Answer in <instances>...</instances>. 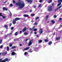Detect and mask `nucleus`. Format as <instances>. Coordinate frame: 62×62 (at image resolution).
Listing matches in <instances>:
<instances>
[{"label":"nucleus","instance_id":"obj_24","mask_svg":"<svg viewBox=\"0 0 62 62\" xmlns=\"http://www.w3.org/2000/svg\"><path fill=\"white\" fill-rule=\"evenodd\" d=\"M39 19V17H36L35 19V20H38V19Z\"/></svg>","mask_w":62,"mask_h":62},{"label":"nucleus","instance_id":"obj_9","mask_svg":"<svg viewBox=\"0 0 62 62\" xmlns=\"http://www.w3.org/2000/svg\"><path fill=\"white\" fill-rule=\"evenodd\" d=\"M20 19H21V18H15V19H14V20L16 21H18V20H20Z\"/></svg>","mask_w":62,"mask_h":62},{"label":"nucleus","instance_id":"obj_18","mask_svg":"<svg viewBox=\"0 0 62 62\" xmlns=\"http://www.w3.org/2000/svg\"><path fill=\"white\" fill-rule=\"evenodd\" d=\"M48 16H46V21H47V20H48Z\"/></svg>","mask_w":62,"mask_h":62},{"label":"nucleus","instance_id":"obj_25","mask_svg":"<svg viewBox=\"0 0 62 62\" xmlns=\"http://www.w3.org/2000/svg\"><path fill=\"white\" fill-rule=\"evenodd\" d=\"M59 10V9H58V8H57L55 10V11L56 12V11H57V10Z\"/></svg>","mask_w":62,"mask_h":62},{"label":"nucleus","instance_id":"obj_8","mask_svg":"<svg viewBox=\"0 0 62 62\" xmlns=\"http://www.w3.org/2000/svg\"><path fill=\"white\" fill-rule=\"evenodd\" d=\"M26 29H27V28H26V27H24L23 29L22 30V31L23 32H25L26 30Z\"/></svg>","mask_w":62,"mask_h":62},{"label":"nucleus","instance_id":"obj_40","mask_svg":"<svg viewBox=\"0 0 62 62\" xmlns=\"http://www.w3.org/2000/svg\"><path fill=\"white\" fill-rule=\"evenodd\" d=\"M41 4H40L38 6V8H39V7H40V6H41Z\"/></svg>","mask_w":62,"mask_h":62},{"label":"nucleus","instance_id":"obj_31","mask_svg":"<svg viewBox=\"0 0 62 62\" xmlns=\"http://www.w3.org/2000/svg\"><path fill=\"white\" fill-rule=\"evenodd\" d=\"M31 16H35V14H31Z\"/></svg>","mask_w":62,"mask_h":62},{"label":"nucleus","instance_id":"obj_44","mask_svg":"<svg viewBox=\"0 0 62 62\" xmlns=\"http://www.w3.org/2000/svg\"><path fill=\"white\" fill-rule=\"evenodd\" d=\"M12 25V23H11L9 24V26H11Z\"/></svg>","mask_w":62,"mask_h":62},{"label":"nucleus","instance_id":"obj_32","mask_svg":"<svg viewBox=\"0 0 62 62\" xmlns=\"http://www.w3.org/2000/svg\"><path fill=\"white\" fill-rule=\"evenodd\" d=\"M2 41V39H0V44H1V42Z\"/></svg>","mask_w":62,"mask_h":62},{"label":"nucleus","instance_id":"obj_53","mask_svg":"<svg viewBox=\"0 0 62 62\" xmlns=\"http://www.w3.org/2000/svg\"><path fill=\"white\" fill-rule=\"evenodd\" d=\"M30 30H31V31H32L33 30V29H32L30 28Z\"/></svg>","mask_w":62,"mask_h":62},{"label":"nucleus","instance_id":"obj_60","mask_svg":"<svg viewBox=\"0 0 62 62\" xmlns=\"http://www.w3.org/2000/svg\"><path fill=\"white\" fill-rule=\"evenodd\" d=\"M62 31H60V33H61V31H62Z\"/></svg>","mask_w":62,"mask_h":62},{"label":"nucleus","instance_id":"obj_48","mask_svg":"<svg viewBox=\"0 0 62 62\" xmlns=\"http://www.w3.org/2000/svg\"><path fill=\"white\" fill-rule=\"evenodd\" d=\"M22 31H20L19 32V33H20V34H21L22 33Z\"/></svg>","mask_w":62,"mask_h":62},{"label":"nucleus","instance_id":"obj_4","mask_svg":"<svg viewBox=\"0 0 62 62\" xmlns=\"http://www.w3.org/2000/svg\"><path fill=\"white\" fill-rule=\"evenodd\" d=\"M62 0H58V3H59L57 5L58 7L59 6H60V5L61 4V3H62Z\"/></svg>","mask_w":62,"mask_h":62},{"label":"nucleus","instance_id":"obj_1","mask_svg":"<svg viewBox=\"0 0 62 62\" xmlns=\"http://www.w3.org/2000/svg\"><path fill=\"white\" fill-rule=\"evenodd\" d=\"M16 6H19V8H22L24 6V3H22L20 2H17L16 3Z\"/></svg>","mask_w":62,"mask_h":62},{"label":"nucleus","instance_id":"obj_5","mask_svg":"<svg viewBox=\"0 0 62 62\" xmlns=\"http://www.w3.org/2000/svg\"><path fill=\"white\" fill-rule=\"evenodd\" d=\"M32 40H33V39H32L31 40H30L29 41V42L28 45V46H29L31 45L32 44Z\"/></svg>","mask_w":62,"mask_h":62},{"label":"nucleus","instance_id":"obj_23","mask_svg":"<svg viewBox=\"0 0 62 62\" xmlns=\"http://www.w3.org/2000/svg\"><path fill=\"white\" fill-rule=\"evenodd\" d=\"M42 40H39L38 41L39 43H41L42 42Z\"/></svg>","mask_w":62,"mask_h":62},{"label":"nucleus","instance_id":"obj_11","mask_svg":"<svg viewBox=\"0 0 62 62\" xmlns=\"http://www.w3.org/2000/svg\"><path fill=\"white\" fill-rule=\"evenodd\" d=\"M11 54L12 55H15V54L16 55V53H15V52H13L12 53H11Z\"/></svg>","mask_w":62,"mask_h":62},{"label":"nucleus","instance_id":"obj_62","mask_svg":"<svg viewBox=\"0 0 62 62\" xmlns=\"http://www.w3.org/2000/svg\"><path fill=\"white\" fill-rule=\"evenodd\" d=\"M22 44H20V46H22Z\"/></svg>","mask_w":62,"mask_h":62},{"label":"nucleus","instance_id":"obj_42","mask_svg":"<svg viewBox=\"0 0 62 62\" xmlns=\"http://www.w3.org/2000/svg\"><path fill=\"white\" fill-rule=\"evenodd\" d=\"M34 31H37V29H34Z\"/></svg>","mask_w":62,"mask_h":62},{"label":"nucleus","instance_id":"obj_58","mask_svg":"<svg viewBox=\"0 0 62 62\" xmlns=\"http://www.w3.org/2000/svg\"><path fill=\"white\" fill-rule=\"evenodd\" d=\"M30 33H31V34H32V31H31L30 32Z\"/></svg>","mask_w":62,"mask_h":62},{"label":"nucleus","instance_id":"obj_21","mask_svg":"<svg viewBox=\"0 0 62 62\" xmlns=\"http://www.w3.org/2000/svg\"><path fill=\"white\" fill-rule=\"evenodd\" d=\"M56 40H59V39H60V37H59L57 38H56Z\"/></svg>","mask_w":62,"mask_h":62},{"label":"nucleus","instance_id":"obj_20","mask_svg":"<svg viewBox=\"0 0 62 62\" xmlns=\"http://www.w3.org/2000/svg\"><path fill=\"white\" fill-rule=\"evenodd\" d=\"M44 41L45 42H47L49 41V40L48 39H45Z\"/></svg>","mask_w":62,"mask_h":62},{"label":"nucleus","instance_id":"obj_38","mask_svg":"<svg viewBox=\"0 0 62 62\" xmlns=\"http://www.w3.org/2000/svg\"><path fill=\"white\" fill-rule=\"evenodd\" d=\"M3 47V45L1 46L0 47V48H2Z\"/></svg>","mask_w":62,"mask_h":62},{"label":"nucleus","instance_id":"obj_19","mask_svg":"<svg viewBox=\"0 0 62 62\" xmlns=\"http://www.w3.org/2000/svg\"><path fill=\"white\" fill-rule=\"evenodd\" d=\"M51 2H52V0H48V3H51Z\"/></svg>","mask_w":62,"mask_h":62},{"label":"nucleus","instance_id":"obj_33","mask_svg":"<svg viewBox=\"0 0 62 62\" xmlns=\"http://www.w3.org/2000/svg\"><path fill=\"white\" fill-rule=\"evenodd\" d=\"M10 7H12L13 6V5L12 4H11L10 5Z\"/></svg>","mask_w":62,"mask_h":62},{"label":"nucleus","instance_id":"obj_47","mask_svg":"<svg viewBox=\"0 0 62 62\" xmlns=\"http://www.w3.org/2000/svg\"><path fill=\"white\" fill-rule=\"evenodd\" d=\"M42 0H40L39 1V2H40V3H41V2H42Z\"/></svg>","mask_w":62,"mask_h":62},{"label":"nucleus","instance_id":"obj_43","mask_svg":"<svg viewBox=\"0 0 62 62\" xmlns=\"http://www.w3.org/2000/svg\"><path fill=\"white\" fill-rule=\"evenodd\" d=\"M59 20H60V21L62 20V18L61 17L59 19Z\"/></svg>","mask_w":62,"mask_h":62},{"label":"nucleus","instance_id":"obj_63","mask_svg":"<svg viewBox=\"0 0 62 62\" xmlns=\"http://www.w3.org/2000/svg\"><path fill=\"white\" fill-rule=\"evenodd\" d=\"M6 2H7L6 1H5V2H4V3H6Z\"/></svg>","mask_w":62,"mask_h":62},{"label":"nucleus","instance_id":"obj_15","mask_svg":"<svg viewBox=\"0 0 62 62\" xmlns=\"http://www.w3.org/2000/svg\"><path fill=\"white\" fill-rule=\"evenodd\" d=\"M52 44V41H51L48 43V44L49 45H51Z\"/></svg>","mask_w":62,"mask_h":62},{"label":"nucleus","instance_id":"obj_41","mask_svg":"<svg viewBox=\"0 0 62 62\" xmlns=\"http://www.w3.org/2000/svg\"><path fill=\"white\" fill-rule=\"evenodd\" d=\"M10 16L11 17L12 16V14L11 13V12H10Z\"/></svg>","mask_w":62,"mask_h":62},{"label":"nucleus","instance_id":"obj_14","mask_svg":"<svg viewBox=\"0 0 62 62\" xmlns=\"http://www.w3.org/2000/svg\"><path fill=\"white\" fill-rule=\"evenodd\" d=\"M23 16L25 17H29V15L26 14H25L23 15Z\"/></svg>","mask_w":62,"mask_h":62},{"label":"nucleus","instance_id":"obj_54","mask_svg":"<svg viewBox=\"0 0 62 62\" xmlns=\"http://www.w3.org/2000/svg\"><path fill=\"white\" fill-rule=\"evenodd\" d=\"M33 8H36V6H33Z\"/></svg>","mask_w":62,"mask_h":62},{"label":"nucleus","instance_id":"obj_35","mask_svg":"<svg viewBox=\"0 0 62 62\" xmlns=\"http://www.w3.org/2000/svg\"><path fill=\"white\" fill-rule=\"evenodd\" d=\"M57 17V16H56V15H54V18H56V17Z\"/></svg>","mask_w":62,"mask_h":62},{"label":"nucleus","instance_id":"obj_46","mask_svg":"<svg viewBox=\"0 0 62 62\" xmlns=\"http://www.w3.org/2000/svg\"><path fill=\"white\" fill-rule=\"evenodd\" d=\"M3 19H5V18H6V16H3Z\"/></svg>","mask_w":62,"mask_h":62},{"label":"nucleus","instance_id":"obj_28","mask_svg":"<svg viewBox=\"0 0 62 62\" xmlns=\"http://www.w3.org/2000/svg\"><path fill=\"white\" fill-rule=\"evenodd\" d=\"M51 22L52 23H53V24H54V23H55V22L53 20H51Z\"/></svg>","mask_w":62,"mask_h":62},{"label":"nucleus","instance_id":"obj_34","mask_svg":"<svg viewBox=\"0 0 62 62\" xmlns=\"http://www.w3.org/2000/svg\"><path fill=\"white\" fill-rule=\"evenodd\" d=\"M62 7V6H60L58 8L59 9H60V8H61Z\"/></svg>","mask_w":62,"mask_h":62},{"label":"nucleus","instance_id":"obj_30","mask_svg":"<svg viewBox=\"0 0 62 62\" xmlns=\"http://www.w3.org/2000/svg\"><path fill=\"white\" fill-rule=\"evenodd\" d=\"M17 33H18V32H16L15 34V36H17Z\"/></svg>","mask_w":62,"mask_h":62},{"label":"nucleus","instance_id":"obj_59","mask_svg":"<svg viewBox=\"0 0 62 62\" xmlns=\"http://www.w3.org/2000/svg\"><path fill=\"white\" fill-rule=\"evenodd\" d=\"M32 52V51H30L29 52L30 53H31Z\"/></svg>","mask_w":62,"mask_h":62},{"label":"nucleus","instance_id":"obj_57","mask_svg":"<svg viewBox=\"0 0 62 62\" xmlns=\"http://www.w3.org/2000/svg\"><path fill=\"white\" fill-rule=\"evenodd\" d=\"M28 39H27L26 40V41H27V40H28Z\"/></svg>","mask_w":62,"mask_h":62},{"label":"nucleus","instance_id":"obj_13","mask_svg":"<svg viewBox=\"0 0 62 62\" xmlns=\"http://www.w3.org/2000/svg\"><path fill=\"white\" fill-rule=\"evenodd\" d=\"M29 48H30V47H27L26 48L24 49V50H28Z\"/></svg>","mask_w":62,"mask_h":62},{"label":"nucleus","instance_id":"obj_27","mask_svg":"<svg viewBox=\"0 0 62 62\" xmlns=\"http://www.w3.org/2000/svg\"><path fill=\"white\" fill-rule=\"evenodd\" d=\"M16 47L15 46H12V47L11 48L12 49H14V48H16Z\"/></svg>","mask_w":62,"mask_h":62},{"label":"nucleus","instance_id":"obj_51","mask_svg":"<svg viewBox=\"0 0 62 62\" xmlns=\"http://www.w3.org/2000/svg\"><path fill=\"white\" fill-rule=\"evenodd\" d=\"M34 33L35 34H37V32H35Z\"/></svg>","mask_w":62,"mask_h":62},{"label":"nucleus","instance_id":"obj_17","mask_svg":"<svg viewBox=\"0 0 62 62\" xmlns=\"http://www.w3.org/2000/svg\"><path fill=\"white\" fill-rule=\"evenodd\" d=\"M3 10H8V9L6 8V7L3 8Z\"/></svg>","mask_w":62,"mask_h":62},{"label":"nucleus","instance_id":"obj_36","mask_svg":"<svg viewBox=\"0 0 62 62\" xmlns=\"http://www.w3.org/2000/svg\"><path fill=\"white\" fill-rule=\"evenodd\" d=\"M12 46V44H10L9 45V47H11V46Z\"/></svg>","mask_w":62,"mask_h":62},{"label":"nucleus","instance_id":"obj_55","mask_svg":"<svg viewBox=\"0 0 62 62\" xmlns=\"http://www.w3.org/2000/svg\"><path fill=\"white\" fill-rule=\"evenodd\" d=\"M36 36L38 37V38H39V36L38 35H37Z\"/></svg>","mask_w":62,"mask_h":62},{"label":"nucleus","instance_id":"obj_10","mask_svg":"<svg viewBox=\"0 0 62 62\" xmlns=\"http://www.w3.org/2000/svg\"><path fill=\"white\" fill-rule=\"evenodd\" d=\"M40 32H39V33H40V34H42V32H42V29L40 28Z\"/></svg>","mask_w":62,"mask_h":62},{"label":"nucleus","instance_id":"obj_3","mask_svg":"<svg viewBox=\"0 0 62 62\" xmlns=\"http://www.w3.org/2000/svg\"><path fill=\"white\" fill-rule=\"evenodd\" d=\"M52 9H53L52 6L51 5L49 6L48 7V11H49V12H51L52 11Z\"/></svg>","mask_w":62,"mask_h":62},{"label":"nucleus","instance_id":"obj_2","mask_svg":"<svg viewBox=\"0 0 62 62\" xmlns=\"http://www.w3.org/2000/svg\"><path fill=\"white\" fill-rule=\"evenodd\" d=\"M10 61V60L7 58L5 59L4 60H2V59H0V62H6V61Z\"/></svg>","mask_w":62,"mask_h":62},{"label":"nucleus","instance_id":"obj_49","mask_svg":"<svg viewBox=\"0 0 62 62\" xmlns=\"http://www.w3.org/2000/svg\"><path fill=\"white\" fill-rule=\"evenodd\" d=\"M2 13H0V16H2Z\"/></svg>","mask_w":62,"mask_h":62},{"label":"nucleus","instance_id":"obj_52","mask_svg":"<svg viewBox=\"0 0 62 62\" xmlns=\"http://www.w3.org/2000/svg\"><path fill=\"white\" fill-rule=\"evenodd\" d=\"M32 11V10L31 9L30 10V12H31Z\"/></svg>","mask_w":62,"mask_h":62},{"label":"nucleus","instance_id":"obj_12","mask_svg":"<svg viewBox=\"0 0 62 62\" xmlns=\"http://www.w3.org/2000/svg\"><path fill=\"white\" fill-rule=\"evenodd\" d=\"M13 24H15V23H16V21H15V20L14 19H13Z\"/></svg>","mask_w":62,"mask_h":62},{"label":"nucleus","instance_id":"obj_6","mask_svg":"<svg viewBox=\"0 0 62 62\" xmlns=\"http://www.w3.org/2000/svg\"><path fill=\"white\" fill-rule=\"evenodd\" d=\"M8 54L7 52L6 51L2 53V55H6V54Z\"/></svg>","mask_w":62,"mask_h":62},{"label":"nucleus","instance_id":"obj_56","mask_svg":"<svg viewBox=\"0 0 62 62\" xmlns=\"http://www.w3.org/2000/svg\"><path fill=\"white\" fill-rule=\"evenodd\" d=\"M60 27H62V25L61 24L60 25Z\"/></svg>","mask_w":62,"mask_h":62},{"label":"nucleus","instance_id":"obj_37","mask_svg":"<svg viewBox=\"0 0 62 62\" xmlns=\"http://www.w3.org/2000/svg\"><path fill=\"white\" fill-rule=\"evenodd\" d=\"M27 52H25V53H24V54L25 55H27Z\"/></svg>","mask_w":62,"mask_h":62},{"label":"nucleus","instance_id":"obj_61","mask_svg":"<svg viewBox=\"0 0 62 62\" xmlns=\"http://www.w3.org/2000/svg\"><path fill=\"white\" fill-rule=\"evenodd\" d=\"M53 34H54V36L55 34V32H54V34L53 33Z\"/></svg>","mask_w":62,"mask_h":62},{"label":"nucleus","instance_id":"obj_26","mask_svg":"<svg viewBox=\"0 0 62 62\" xmlns=\"http://www.w3.org/2000/svg\"><path fill=\"white\" fill-rule=\"evenodd\" d=\"M9 47L8 46L7 47V51H9Z\"/></svg>","mask_w":62,"mask_h":62},{"label":"nucleus","instance_id":"obj_45","mask_svg":"<svg viewBox=\"0 0 62 62\" xmlns=\"http://www.w3.org/2000/svg\"><path fill=\"white\" fill-rule=\"evenodd\" d=\"M13 29H14V27H12L11 28V30H13Z\"/></svg>","mask_w":62,"mask_h":62},{"label":"nucleus","instance_id":"obj_16","mask_svg":"<svg viewBox=\"0 0 62 62\" xmlns=\"http://www.w3.org/2000/svg\"><path fill=\"white\" fill-rule=\"evenodd\" d=\"M4 27L5 28L7 29H8V26L7 25H4Z\"/></svg>","mask_w":62,"mask_h":62},{"label":"nucleus","instance_id":"obj_29","mask_svg":"<svg viewBox=\"0 0 62 62\" xmlns=\"http://www.w3.org/2000/svg\"><path fill=\"white\" fill-rule=\"evenodd\" d=\"M28 34V32H25L24 33V35H27Z\"/></svg>","mask_w":62,"mask_h":62},{"label":"nucleus","instance_id":"obj_39","mask_svg":"<svg viewBox=\"0 0 62 62\" xmlns=\"http://www.w3.org/2000/svg\"><path fill=\"white\" fill-rule=\"evenodd\" d=\"M13 3L14 4H15V3H16V2H15V1L14 0H13Z\"/></svg>","mask_w":62,"mask_h":62},{"label":"nucleus","instance_id":"obj_7","mask_svg":"<svg viewBox=\"0 0 62 62\" xmlns=\"http://www.w3.org/2000/svg\"><path fill=\"white\" fill-rule=\"evenodd\" d=\"M26 1H27V2H28V3H30V4H32V2H33V1L31 0H26Z\"/></svg>","mask_w":62,"mask_h":62},{"label":"nucleus","instance_id":"obj_22","mask_svg":"<svg viewBox=\"0 0 62 62\" xmlns=\"http://www.w3.org/2000/svg\"><path fill=\"white\" fill-rule=\"evenodd\" d=\"M38 23L36 22L34 24V25H38Z\"/></svg>","mask_w":62,"mask_h":62},{"label":"nucleus","instance_id":"obj_50","mask_svg":"<svg viewBox=\"0 0 62 62\" xmlns=\"http://www.w3.org/2000/svg\"><path fill=\"white\" fill-rule=\"evenodd\" d=\"M7 37H8V35H6L5 36V38H7Z\"/></svg>","mask_w":62,"mask_h":62},{"label":"nucleus","instance_id":"obj_64","mask_svg":"<svg viewBox=\"0 0 62 62\" xmlns=\"http://www.w3.org/2000/svg\"><path fill=\"white\" fill-rule=\"evenodd\" d=\"M47 23H49V22L47 21Z\"/></svg>","mask_w":62,"mask_h":62}]
</instances>
